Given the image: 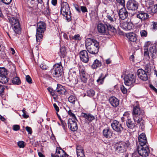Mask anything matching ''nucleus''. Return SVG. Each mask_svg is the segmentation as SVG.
Here are the masks:
<instances>
[{
    "label": "nucleus",
    "instance_id": "nucleus-1",
    "mask_svg": "<svg viewBox=\"0 0 157 157\" xmlns=\"http://www.w3.org/2000/svg\"><path fill=\"white\" fill-rule=\"evenodd\" d=\"M133 119L137 124H139L141 129H143L144 127L145 121L143 119L144 117V112L143 109H141L139 105L133 107L132 112Z\"/></svg>",
    "mask_w": 157,
    "mask_h": 157
},
{
    "label": "nucleus",
    "instance_id": "nucleus-2",
    "mask_svg": "<svg viewBox=\"0 0 157 157\" xmlns=\"http://www.w3.org/2000/svg\"><path fill=\"white\" fill-rule=\"evenodd\" d=\"M104 23L98 25L97 29L99 32L106 35H111L112 33L115 34L116 33V29L107 21H104Z\"/></svg>",
    "mask_w": 157,
    "mask_h": 157
},
{
    "label": "nucleus",
    "instance_id": "nucleus-3",
    "mask_svg": "<svg viewBox=\"0 0 157 157\" xmlns=\"http://www.w3.org/2000/svg\"><path fill=\"white\" fill-rule=\"evenodd\" d=\"M85 46L87 51L90 54L95 55L99 51V43L94 39L90 38L86 39Z\"/></svg>",
    "mask_w": 157,
    "mask_h": 157
},
{
    "label": "nucleus",
    "instance_id": "nucleus-4",
    "mask_svg": "<svg viewBox=\"0 0 157 157\" xmlns=\"http://www.w3.org/2000/svg\"><path fill=\"white\" fill-rule=\"evenodd\" d=\"M46 24L44 22L40 21L38 23L37 25L36 33V41L38 44H39L43 38V33L46 30Z\"/></svg>",
    "mask_w": 157,
    "mask_h": 157
},
{
    "label": "nucleus",
    "instance_id": "nucleus-5",
    "mask_svg": "<svg viewBox=\"0 0 157 157\" xmlns=\"http://www.w3.org/2000/svg\"><path fill=\"white\" fill-rule=\"evenodd\" d=\"M151 71L149 65H146L144 69H139L137 71V75L138 77L143 81H146L148 80V75Z\"/></svg>",
    "mask_w": 157,
    "mask_h": 157
},
{
    "label": "nucleus",
    "instance_id": "nucleus-6",
    "mask_svg": "<svg viewBox=\"0 0 157 157\" xmlns=\"http://www.w3.org/2000/svg\"><path fill=\"white\" fill-rule=\"evenodd\" d=\"M134 16L132 18L133 22L136 25L140 22V20L141 21H144L149 18L148 14L143 11H140L138 13L134 14Z\"/></svg>",
    "mask_w": 157,
    "mask_h": 157
},
{
    "label": "nucleus",
    "instance_id": "nucleus-7",
    "mask_svg": "<svg viewBox=\"0 0 157 157\" xmlns=\"http://www.w3.org/2000/svg\"><path fill=\"white\" fill-rule=\"evenodd\" d=\"M61 13L65 17V19L69 22L71 19V13L69 5L66 2H63L61 7Z\"/></svg>",
    "mask_w": 157,
    "mask_h": 157
},
{
    "label": "nucleus",
    "instance_id": "nucleus-8",
    "mask_svg": "<svg viewBox=\"0 0 157 157\" xmlns=\"http://www.w3.org/2000/svg\"><path fill=\"white\" fill-rule=\"evenodd\" d=\"M9 19L14 32L17 34L20 33L21 32V29L18 19L13 16L10 17Z\"/></svg>",
    "mask_w": 157,
    "mask_h": 157
},
{
    "label": "nucleus",
    "instance_id": "nucleus-9",
    "mask_svg": "<svg viewBox=\"0 0 157 157\" xmlns=\"http://www.w3.org/2000/svg\"><path fill=\"white\" fill-rule=\"evenodd\" d=\"M63 69L61 62L55 64L50 72L54 75V77H59L63 74Z\"/></svg>",
    "mask_w": 157,
    "mask_h": 157
},
{
    "label": "nucleus",
    "instance_id": "nucleus-10",
    "mask_svg": "<svg viewBox=\"0 0 157 157\" xmlns=\"http://www.w3.org/2000/svg\"><path fill=\"white\" fill-rule=\"evenodd\" d=\"M129 145V143L128 141H121L117 143L115 146L117 151L120 153H122L126 151Z\"/></svg>",
    "mask_w": 157,
    "mask_h": 157
},
{
    "label": "nucleus",
    "instance_id": "nucleus-11",
    "mask_svg": "<svg viewBox=\"0 0 157 157\" xmlns=\"http://www.w3.org/2000/svg\"><path fill=\"white\" fill-rule=\"evenodd\" d=\"M136 75L131 74L126 75L124 78V83L128 86H133L136 83Z\"/></svg>",
    "mask_w": 157,
    "mask_h": 157
},
{
    "label": "nucleus",
    "instance_id": "nucleus-12",
    "mask_svg": "<svg viewBox=\"0 0 157 157\" xmlns=\"http://www.w3.org/2000/svg\"><path fill=\"white\" fill-rule=\"evenodd\" d=\"M139 154L142 157H147L148 155L150 150L147 145L139 146L137 148Z\"/></svg>",
    "mask_w": 157,
    "mask_h": 157
},
{
    "label": "nucleus",
    "instance_id": "nucleus-13",
    "mask_svg": "<svg viewBox=\"0 0 157 157\" xmlns=\"http://www.w3.org/2000/svg\"><path fill=\"white\" fill-rule=\"evenodd\" d=\"M111 126L115 132H117L118 134H121L123 131L124 128L121 124L116 120L113 121L111 124Z\"/></svg>",
    "mask_w": 157,
    "mask_h": 157
},
{
    "label": "nucleus",
    "instance_id": "nucleus-14",
    "mask_svg": "<svg viewBox=\"0 0 157 157\" xmlns=\"http://www.w3.org/2000/svg\"><path fill=\"white\" fill-rule=\"evenodd\" d=\"M7 75L6 70L4 68H0V82L5 84L9 80V78L6 75Z\"/></svg>",
    "mask_w": 157,
    "mask_h": 157
},
{
    "label": "nucleus",
    "instance_id": "nucleus-15",
    "mask_svg": "<svg viewBox=\"0 0 157 157\" xmlns=\"http://www.w3.org/2000/svg\"><path fill=\"white\" fill-rule=\"evenodd\" d=\"M81 60L84 63H87L89 59L88 54L86 50H82L79 53Z\"/></svg>",
    "mask_w": 157,
    "mask_h": 157
},
{
    "label": "nucleus",
    "instance_id": "nucleus-16",
    "mask_svg": "<svg viewBox=\"0 0 157 157\" xmlns=\"http://www.w3.org/2000/svg\"><path fill=\"white\" fill-rule=\"evenodd\" d=\"M75 119L73 120L71 119H69L68 120V127L72 131H76L78 127Z\"/></svg>",
    "mask_w": 157,
    "mask_h": 157
},
{
    "label": "nucleus",
    "instance_id": "nucleus-17",
    "mask_svg": "<svg viewBox=\"0 0 157 157\" xmlns=\"http://www.w3.org/2000/svg\"><path fill=\"white\" fill-rule=\"evenodd\" d=\"M119 17L122 20H124L126 19L128 15V13L126 9L125 8H122L118 11Z\"/></svg>",
    "mask_w": 157,
    "mask_h": 157
},
{
    "label": "nucleus",
    "instance_id": "nucleus-18",
    "mask_svg": "<svg viewBox=\"0 0 157 157\" xmlns=\"http://www.w3.org/2000/svg\"><path fill=\"white\" fill-rule=\"evenodd\" d=\"M137 3L134 0H129L127 3V7L129 10H135L138 8Z\"/></svg>",
    "mask_w": 157,
    "mask_h": 157
},
{
    "label": "nucleus",
    "instance_id": "nucleus-19",
    "mask_svg": "<svg viewBox=\"0 0 157 157\" xmlns=\"http://www.w3.org/2000/svg\"><path fill=\"white\" fill-rule=\"evenodd\" d=\"M79 74L80 78L81 81L84 83H86L87 80L88 78L89 75L86 72V71L84 68H80L79 70Z\"/></svg>",
    "mask_w": 157,
    "mask_h": 157
},
{
    "label": "nucleus",
    "instance_id": "nucleus-20",
    "mask_svg": "<svg viewBox=\"0 0 157 157\" xmlns=\"http://www.w3.org/2000/svg\"><path fill=\"white\" fill-rule=\"evenodd\" d=\"M138 141L140 146L147 145V140L144 133L140 134L138 137Z\"/></svg>",
    "mask_w": 157,
    "mask_h": 157
},
{
    "label": "nucleus",
    "instance_id": "nucleus-21",
    "mask_svg": "<svg viewBox=\"0 0 157 157\" xmlns=\"http://www.w3.org/2000/svg\"><path fill=\"white\" fill-rule=\"evenodd\" d=\"M109 101L110 103L114 107H116L119 105V100L114 96L109 98Z\"/></svg>",
    "mask_w": 157,
    "mask_h": 157
},
{
    "label": "nucleus",
    "instance_id": "nucleus-22",
    "mask_svg": "<svg viewBox=\"0 0 157 157\" xmlns=\"http://www.w3.org/2000/svg\"><path fill=\"white\" fill-rule=\"evenodd\" d=\"M82 116L85 118L86 120L89 122H91L95 119V117L93 115L90 113H82Z\"/></svg>",
    "mask_w": 157,
    "mask_h": 157
},
{
    "label": "nucleus",
    "instance_id": "nucleus-23",
    "mask_svg": "<svg viewBox=\"0 0 157 157\" xmlns=\"http://www.w3.org/2000/svg\"><path fill=\"white\" fill-rule=\"evenodd\" d=\"M149 44V42H147L145 43L144 46V56L146 58H149L151 56L149 51H148V45Z\"/></svg>",
    "mask_w": 157,
    "mask_h": 157
},
{
    "label": "nucleus",
    "instance_id": "nucleus-24",
    "mask_svg": "<svg viewBox=\"0 0 157 157\" xmlns=\"http://www.w3.org/2000/svg\"><path fill=\"white\" fill-rule=\"evenodd\" d=\"M56 154H57L59 157H67L68 155L61 148L57 147Z\"/></svg>",
    "mask_w": 157,
    "mask_h": 157
},
{
    "label": "nucleus",
    "instance_id": "nucleus-25",
    "mask_svg": "<svg viewBox=\"0 0 157 157\" xmlns=\"http://www.w3.org/2000/svg\"><path fill=\"white\" fill-rule=\"evenodd\" d=\"M76 153L78 157H85L84 151L80 146H77Z\"/></svg>",
    "mask_w": 157,
    "mask_h": 157
},
{
    "label": "nucleus",
    "instance_id": "nucleus-26",
    "mask_svg": "<svg viewBox=\"0 0 157 157\" xmlns=\"http://www.w3.org/2000/svg\"><path fill=\"white\" fill-rule=\"evenodd\" d=\"M126 36L129 40L131 42H136L137 40L136 35L133 33H128L126 34Z\"/></svg>",
    "mask_w": 157,
    "mask_h": 157
},
{
    "label": "nucleus",
    "instance_id": "nucleus-27",
    "mask_svg": "<svg viewBox=\"0 0 157 157\" xmlns=\"http://www.w3.org/2000/svg\"><path fill=\"white\" fill-rule=\"evenodd\" d=\"M103 134L106 138H110L112 136V133L109 128H107L103 130Z\"/></svg>",
    "mask_w": 157,
    "mask_h": 157
},
{
    "label": "nucleus",
    "instance_id": "nucleus-28",
    "mask_svg": "<svg viewBox=\"0 0 157 157\" xmlns=\"http://www.w3.org/2000/svg\"><path fill=\"white\" fill-rule=\"evenodd\" d=\"M101 61L96 59L94 60L91 65V67L93 69H96L101 67Z\"/></svg>",
    "mask_w": 157,
    "mask_h": 157
},
{
    "label": "nucleus",
    "instance_id": "nucleus-29",
    "mask_svg": "<svg viewBox=\"0 0 157 157\" xmlns=\"http://www.w3.org/2000/svg\"><path fill=\"white\" fill-rule=\"evenodd\" d=\"M122 26L124 29L128 30H131L133 27V25L132 23L127 21L123 23Z\"/></svg>",
    "mask_w": 157,
    "mask_h": 157
},
{
    "label": "nucleus",
    "instance_id": "nucleus-30",
    "mask_svg": "<svg viewBox=\"0 0 157 157\" xmlns=\"http://www.w3.org/2000/svg\"><path fill=\"white\" fill-rule=\"evenodd\" d=\"M149 13H155L157 12V4L148 8V10Z\"/></svg>",
    "mask_w": 157,
    "mask_h": 157
},
{
    "label": "nucleus",
    "instance_id": "nucleus-31",
    "mask_svg": "<svg viewBox=\"0 0 157 157\" xmlns=\"http://www.w3.org/2000/svg\"><path fill=\"white\" fill-rule=\"evenodd\" d=\"M126 124L128 127L131 129H132L135 126V124L133 123L131 119H128L126 121Z\"/></svg>",
    "mask_w": 157,
    "mask_h": 157
},
{
    "label": "nucleus",
    "instance_id": "nucleus-32",
    "mask_svg": "<svg viewBox=\"0 0 157 157\" xmlns=\"http://www.w3.org/2000/svg\"><path fill=\"white\" fill-rule=\"evenodd\" d=\"M156 48L155 46L151 45L150 47L149 51L151 55V56L153 58L154 56L156 54Z\"/></svg>",
    "mask_w": 157,
    "mask_h": 157
},
{
    "label": "nucleus",
    "instance_id": "nucleus-33",
    "mask_svg": "<svg viewBox=\"0 0 157 157\" xmlns=\"http://www.w3.org/2000/svg\"><path fill=\"white\" fill-rule=\"evenodd\" d=\"M12 81L13 84L19 85L21 83L20 79L17 77H15L13 78Z\"/></svg>",
    "mask_w": 157,
    "mask_h": 157
},
{
    "label": "nucleus",
    "instance_id": "nucleus-34",
    "mask_svg": "<svg viewBox=\"0 0 157 157\" xmlns=\"http://www.w3.org/2000/svg\"><path fill=\"white\" fill-rule=\"evenodd\" d=\"M67 52L65 47L61 48L60 49L59 55L61 57L64 58L66 55Z\"/></svg>",
    "mask_w": 157,
    "mask_h": 157
},
{
    "label": "nucleus",
    "instance_id": "nucleus-35",
    "mask_svg": "<svg viewBox=\"0 0 157 157\" xmlns=\"http://www.w3.org/2000/svg\"><path fill=\"white\" fill-rule=\"evenodd\" d=\"M65 89L60 84H57V88L56 90V91L60 93V94H62L63 92H64V90Z\"/></svg>",
    "mask_w": 157,
    "mask_h": 157
},
{
    "label": "nucleus",
    "instance_id": "nucleus-36",
    "mask_svg": "<svg viewBox=\"0 0 157 157\" xmlns=\"http://www.w3.org/2000/svg\"><path fill=\"white\" fill-rule=\"evenodd\" d=\"M105 77V76H104L102 73L101 74V75L100 76L98 79L97 81L98 83L100 84H102Z\"/></svg>",
    "mask_w": 157,
    "mask_h": 157
},
{
    "label": "nucleus",
    "instance_id": "nucleus-37",
    "mask_svg": "<svg viewBox=\"0 0 157 157\" xmlns=\"http://www.w3.org/2000/svg\"><path fill=\"white\" fill-rule=\"evenodd\" d=\"M146 5L147 7V10H148V8H150L153 4V1L150 0H147L145 1Z\"/></svg>",
    "mask_w": 157,
    "mask_h": 157
},
{
    "label": "nucleus",
    "instance_id": "nucleus-38",
    "mask_svg": "<svg viewBox=\"0 0 157 157\" xmlns=\"http://www.w3.org/2000/svg\"><path fill=\"white\" fill-rule=\"evenodd\" d=\"M94 91L92 89L88 90L87 91V96L91 97H93L95 94Z\"/></svg>",
    "mask_w": 157,
    "mask_h": 157
},
{
    "label": "nucleus",
    "instance_id": "nucleus-39",
    "mask_svg": "<svg viewBox=\"0 0 157 157\" xmlns=\"http://www.w3.org/2000/svg\"><path fill=\"white\" fill-rule=\"evenodd\" d=\"M68 101L73 104H75L76 98L75 96L71 95L68 98Z\"/></svg>",
    "mask_w": 157,
    "mask_h": 157
},
{
    "label": "nucleus",
    "instance_id": "nucleus-40",
    "mask_svg": "<svg viewBox=\"0 0 157 157\" xmlns=\"http://www.w3.org/2000/svg\"><path fill=\"white\" fill-rule=\"evenodd\" d=\"M70 40H81V38L79 34L75 35L73 36H70Z\"/></svg>",
    "mask_w": 157,
    "mask_h": 157
},
{
    "label": "nucleus",
    "instance_id": "nucleus-41",
    "mask_svg": "<svg viewBox=\"0 0 157 157\" xmlns=\"http://www.w3.org/2000/svg\"><path fill=\"white\" fill-rule=\"evenodd\" d=\"M107 19V20H108V21H110V22H114V16L113 15H110L109 13H107V16H106Z\"/></svg>",
    "mask_w": 157,
    "mask_h": 157
},
{
    "label": "nucleus",
    "instance_id": "nucleus-42",
    "mask_svg": "<svg viewBox=\"0 0 157 157\" xmlns=\"http://www.w3.org/2000/svg\"><path fill=\"white\" fill-rule=\"evenodd\" d=\"M6 87L5 86L0 84V96H2L3 95Z\"/></svg>",
    "mask_w": 157,
    "mask_h": 157
},
{
    "label": "nucleus",
    "instance_id": "nucleus-43",
    "mask_svg": "<svg viewBox=\"0 0 157 157\" xmlns=\"http://www.w3.org/2000/svg\"><path fill=\"white\" fill-rule=\"evenodd\" d=\"M141 36L142 37H146L147 35V32L145 30H143L140 31V32Z\"/></svg>",
    "mask_w": 157,
    "mask_h": 157
},
{
    "label": "nucleus",
    "instance_id": "nucleus-44",
    "mask_svg": "<svg viewBox=\"0 0 157 157\" xmlns=\"http://www.w3.org/2000/svg\"><path fill=\"white\" fill-rule=\"evenodd\" d=\"M24 143L23 141H19L17 143V144L20 148H24L25 147Z\"/></svg>",
    "mask_w": 157,
    "mask_h": 157
},
{
    "label": "nucleus",
    "instance_id": "nucleus-45",
    "mask_svg": "<svg viewBox=\"0 0 157 157\" xmlns=\"http://www.w3.org/2000/svg\"><path fill=\"white\" fill-rule=\"evenodd\" d=\"M121 89L123 94H126L127 93V89L124 86H122L121 87Z\"/></svg>",
    "mask_w": 157,
    "mask_h": 157
},
{
    "label": "nucleus",
    "instance_id": "nucleus-46",
    "mask_svg": "<svg viewBox=\"0 0 157 157\" xmlns=\"http://www.w3.org/2000/svg\"><path fill=\"white\" fill-rule=\"evenodd\" d=\"M26 80L27 82L29 83H32V79L30 76L27 75L26 76Z\"/></svg>",
    "mask_w": 157,
    "mask_h": 157
},
{
    "label": "nucleus",
    "instance_id": "nucleus-47",
    "mask_svg": "<svg viewBox=\"0 0 157 157\" xmlns=\"http://www.w3.org/2000/svg\"><path fill=\"white\" fill-rule=\"evenodd\" d=\"M68 114L70 116L74 118L73 119H76V117L75 115L71 112V110H69L68 111Z\"/></svg>",
    "mask_w": 157,
    "mask_h": 157
},
{
    "label": "nucleus",
    "instance_id": "nucleus-48",
    "mask_svg": "<svg viewBox=\"0 0 157 157\" xmlns=\"http://www.w3.org/2000/svg\"><path fill=\"white\" fill-rule=\"evenodd\" d=\"M117 2L120 4L123 7L125 6V1L124 0H116Z\"/></svg>",
    "mask_w": 157,
    "mask_h": 157
},
{
    "label": "nucleus",
    "instance_id": "nucleus-49",
    "mask_svg": "<svg viewBox=\"0 0 157 157\" xmlns=\"http://www.w3.org/2000/svg\"><path fill=\"white\" fill-rule=\"evenodd\" d=\"M40 67L43 70H46L48 68V67L44 63H41L40 65Z\"/></svg>",
    "mask_w": 157,
    "mask_h": 157
},
{
    "label": "nucleus",
    "instance_id": "nucleus-50",
    "mask_svg": "<svg viewBox=\"0 0 157 157\" xmlns=\"http://www.w3.org/2000/svg\"><path fill=\"white\" fill-rule=\"evenodd\" d=\"M13 130L15 131H17L20 129V126L18 125H14L13 126Z\"/></svg>",
    "mask_w": 157,
    "mask_h": 157
},
{
    "label": "nucleus",
    "instance_id": "nucleus-51",
    "mask_svg": "<svg viewBox=\"0 0 157 157\" xmlns=\"http://www.w3.org/2000/svg\"><path fill=\"white\" fill-rule=\"evenodd\" d=\"M12 0H0V3L1 1L6 4H9L11 2Z\"/></svg>",
    "mask_w": 157,
    "mask_h": 157
},
{
    "label": "nucleus",
    "instance_id": "nucleus-52",
    "mask_svg": "<svg viewBox=\"0 0 157 157\" xmlns=\"http://www.w3.org/2000/svg\"><path fill=\"white\" fill-rule=\"evenodd\" d=\"M25 129L29 134H31L32 133V130L31 128L29 126H26Z\"/></svg>",
    "mask_w": 157,
    "mask_h": 157
},
{
    "label": "nucleus",
    "instance_id": "nucleus-53",
    "mask_svg": "<svg viewBox=\"0 0 157 157\" xmlns=\"http://www.w3.org/2000/svg\"><path fill=\"white\" fill-rule=\"evenodd\" d=\"M153 29L154 30L157 29V22H152Z\"/></svg>",
    "mask_w": 157,
    "mask_h": 157
},
{
    "label": "nucleus",
    "instance_id": "nucleus-54",
    "mask_svg": "<svg viewBox=\"0 0 157 157\" xmlns=\"http://www.w3.org/2000/svg\"><path fill=\"white\" fill-rule=\"evenodd\" d=\"M71 82L72 83V84L75 85L78 83V80H77L76 79L74 78L73 79H72Z\"/></svg>",
    "mask_w": 157,
    "mask_h": 157
},
{
    "label": "nucleus",
    "instance_id": "nucleus-55",
    "mask_svg": "<svg viewBox=\"0 0 157 157\" xmlns=\"http://www.w3.org/2000/svg\"><path fill=\"white\" fill-rule=\"evenodd\" d=\"M22 111L23 113L22 115L23 117L25 118H28L29 117V116L26 113V111L24 109H23Z\"/></svg>",
    "mask_w": 157,
    "mask_h": 157
},
{
    "label": "nucleus",
    "instance_id": "nucleus-56",
    "mask_svg": "<svg viewBox=\"0 0 157 157\" xmlns=\"http://www.w3.org/2000/svg\"><path fill=\"white\" fill-rule=\"evenodd\" d=\"M80 9L83 13H85L87 11V9L85 6H81L80 7Z\"/></svg>",
    "mask_w": 157,
    "mask_h": 157
},
{
    "label": "nucleus",
    "instance_id": "nucleus-57",
    "mask_svg": "<svg viewBox=\"0 0 157 157\" xmlns=\"http://www.w3.org/2000/svg\"><path fill=\"white\" fill-rule=\"evenodd\" d=\"M54 107L56 111L57 112H58L59 111V107L57 106V105L56 104V103H54L53 104Z\"/></svg>",
    "mask_w": 157,
    "mask_h": 157
},
{
    "label": "nucleus",
    "instance_id": "nucleus-58",
    "mask_svg": "<svg viewBox=\"0 0 157 157\" xmlns=\"http://www.w3.org/2000/svg\"><path fill=\"white\" fill-rule=\"evenodd\" d=\"M30 3L31 4V5L30 6V7L32 8L34 7L36 5V4L35 3V1L34 0L32 1Z\"/></svg>",
    "mask_w": 157,
    "mask_h": 157
},
{
    "label": "nucleus",
    "instance_id": "nucleus-59",
    "mask_svg": "<svg viewBox=\"0 0 157 157\" xmlns=\"http://www.w3.org/2000/svg\"><path fill=\"white\" fill-rule=\"evenodd\" d=\"M51 94L53 97L54 99L56 98V97H57V95L55 93V91H53L50 93Z\"/></svg>",
    "mask_w": 157,
    "mask_h": 157
},
{
    "label": "nucleus",
    "instance_id": "nucleus-60",
    "mask_svg": "<svg viewBox=\"0 0 157 157\" xmlns=\"http://www.w3.org/2000/svg\"><path fill=\"white\" fill-rule=\"evenodd\" d=\"M75 8L76 10L78 11L79 13H80L81 12V9L79 7L78 5L75 6Z\"/></svg>",
    "mask_w": 157,
    "mask_h": 157
},
{
    "label": "nucleus",
    "instance_id": "nucleus-61",
    "mask_svg": "<svg viewBox=\"0 0 157 157\" xmlns=\"http://www.w3.org/2000/svg\"><path fill=\"white\" fill-rule=\"evenodd\" d=\"M51 2L53 5L56 6L57 3V0H52Z\"/></svg>",
    "mask_w": 157,
    "mask_h": 157
},
{
    "label": "nucleus",
    "instance_id": "nucleus-62",
    "mask_svg": "<svg viewBox=\"0 0 157 157\" xmlns=\"http://www.w3.org/2000/svg\"><path fill=\"white\" fill-rule=\"evenodd\" d=\"M61 124H62V125L63 126V128L65 129V126L66 125V124L63 121V120H61Z\"/></svg>",
    "mask_w": 157,
    "mask_h": 157
},
{
    "label": "nucleus",
    "instance_id": "nucleus-63",
    "mask_svg": "<svg viewBox=\"0 0 157 157\" xmlns=\"http://www.w3.org/2000/svg\"><path fill=\"white\" fill-rule=\"evenodd\" d=\"M150 87L155 92L157 93V89H156L153 85H151L150 86Z\"/></svg>",
    "mask_w": 157,
    "mask_h": 157
},
{
    "label": "nucleus",
    "instance_id": "nucleus-64",
    "mask_svg": "<svg viewBox=\"0 0 157 157\" xmlns=\"http://www.w3.org/2000/svg\"><path fill=\"white\" fill-rule=\"evenodd\" d=\"M38 154L40 157H45L44 156L41 152H39Z\"/></svg>",
    "mask_w": 157,
    "mask_h": 157
}]
</instances>
